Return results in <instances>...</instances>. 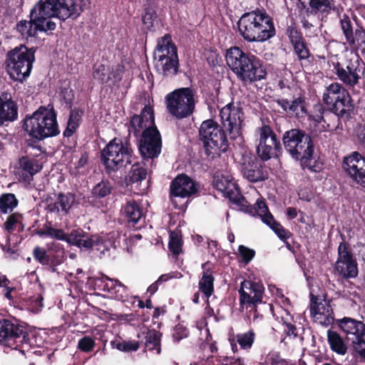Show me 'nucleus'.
Listing matches in <instances>:
<instances>
[{
    "instance_id": "cd10ccee",
    "label": "nucleus",
    "mask_w": 365,
    "mask_h": 365,
    "mask_svg": "<svg viewBox=\"0 0 365 365\" xmlns=\"http://www.w3.org/2000/svg\"><path fill=\"white\" fill-rule=\"evenodd\" d=\"M170 57L178 58L177 48L172 43L171 36L165 34L158 41V45L154 51V61L170 59Z\"/></svg>"
},
{
    "instance_id": "473e14b6",
    "label": "nucleus",
    "mask_w": 365,
    "mask_h": 365,
    "mask_svg": "<svg viewBox=\"0 0 365 365\" xmlns=\"http://www.w3.org/2000/svg\"><path fill=\"white\" fill-rule=\"evenodd\" d=\"M18 115L17 106L13 101H4L0 98V125L4 121H13Z\"/></svg>"
},
{
    "instance_id": "6e6552de",
    "label": "nucleus",
    "mask_w": 365,
    "mask_h": 365,
    "mask_svg": "<svg viewBox=\"0 0 365 365\" xmlns=\"http://www.w3.org/2000/svg\"><path fill=\"white\" fill-rule=\"evenodd\" d=\"M40 237H48L52 239L66 241L68 244L79 248L90 249L102 244V239L97 235L90 236L82 230H73L68 235L62 229H56L51 226V222L45 224L37 231Z\"/></svg>"
},
{
    "instance_id": "a878e982",
    "label": "nucleus",
    "mask_w": 365,
    "mask_h": 365,
    "mask_svg": "<svg viewBox=\"0 0 365 365\" xmlns=\"http://www.w3.org/2000/svg\"><path fill=\"white\" fill-rule=\"evenodd\" d=\"M130 125L135 135L142 129L146 131L150 128H157L154 125V113L149 106H145L140 115H134L130 120Z\"/></svg>"
},
{
    "instance_id": "bb28decb",
    "label": "nucleus",
    "mask_w": 365,
    "mask_h": 365,
    "mask_svg": "<svg viewBox=\"0 0 365 365\" xmlns=\"http://www.w3.org/2000/svg\"><path fill=\"white\" fill-rule=\"evenodd\" d=\"M331 113L329 108L327 110L322 104L318 103L313 107L311 113L308 115V120L313 122L315 126L321 125L320 131L329 130L334 128L329 119L332 115Z\"/></svg>"
},
{
    "instance_id": "58836bf2",
    "label": "nucleus",
    "mask_w": 365,
    "mask_h": 365,
    "mask_svg": "<svg viewBox=\"0 0 365 365\" xmlns=\"http://www.w3.org/2000/svg\"><path fill=\"white\" fill-rule=\"evenodd\" d=\"M18 205V200L12 193H5L0 196V211L2 213H8Z\"/></svg>"
},
{
    "instance_id": "c03bdc74",
    "label": "nucleus",
    "mask_w": 365,
    "mask_h": 365,
    "mask_svg": "<svg viewBox=\"0 0 365 365\" xmlns=\"http://www.w3.org/2000/svg\"><path fill=\"white\" fill-rule=\"evenodd\" d=\"M146 175L147 170L143 164L136 163L132 165L129 175L132 182L142 181L145 179Z\"/></svg>"
},
{
    "instance_id": "4c0bfd02",
    "label": "nucleus",
    "mask_w": 365,
    "mask_h": 365,
    "mask_svg": "<svg viewBox=\"0 0 365 365\" xmlns=\"http://www.w3.org/2000/svg\"><path fill=\"white\" fill-rule=\"evenodd\" d=\"M351 48L357 52H361L365 58V31L361 29H356L354 31V36L348 41Z\"/></svg>"
},
{
    "instance_id": "a19ab883",
    "label": "nucleus",
    "mask_w": 365,
    "mask_h": 365,
    "mask_svg": "<svg viewBox=\"0 0 365 365\" xmlns=\"http://www.w3.org/2000/svg\"><path fill=\"white\" fill-rule=\"evenodd\" d=\"M93 77L101 83L107 84L110 81L111 76L109 74V68L103 64L95 65L93 71Z\"/></svg>"
},
{
    "instance_id": "c9c22d12",
    "label": "nucleus",
    "mask_w": 365,
    "mask_h": 365,
    "mask_svg": "<svg viewBox=\"0 0 365 365\" xmlns=\"http://www.w3.org/2000/svg\"><path fill=\"white\" fill-rule=\"evenodd\" d=\"M351 48L357 52H361L365 58V31L361 29H356L354 31V36L348 41Z\"/></svg>"
},
{
    "instance_id": "6ab92c4d",
    "label": "nucleus",
    "mask_w": 365,
    "mask_h": 365,
    "mask_svg": "<svg viewBox=\"0 0 365 365\" xmlns=\"http://www.w3.org/2000/svg\"><path fill=\"white\" fill-rule=\"evenodd\" d=\"M343 168L358 186L365 190V158L358 152L344 158Z\"/></svg>"
},
{
    "instance_id": "13d9d810",
    "label": "nucleus",
    "mask_w": 365,
    "mask_h": 365,
    "mask_svg": "<svg viewBox=\"0 0 365 365\" xmlns=\"http://www.w3.org/2000/svg\"><path fill=\"white\" fill-rule=\"evenodd\" d=\"M49 250L56 251V255L53 256L51 262L53 264H60L63 262L64 250L58 244L52 243Z\"/></svg>"
},
{
    "instance_id": "5fc2aeb1",
    "label": "nucleus",
    "mask_w": 365,
    "mask_h": 365,
    "mask_svg": "<svg viewBox=\"0 0 365 365\" xmlns=\"http://www.w3.org/2000/svg\"><path fill=\"white\" fill-rule=\"evenodd\" d=\"M157 16L155 11L153 9H147L143 16V23L148 29H150L154 26V22Z\"/></svg>"
},
{
    "instance_id": "09e8293b",
    "label": "nucleus",
    "mask_w": 365,
    "mask_h": 365,
    "mask_svg": "<svg viewBox=\"0 0 365 365\" xmlns=\"http://www.w3.org/2000/svg\"><path fill=\"white\" fill-rule=\"evenodd\" d=\"M341 28L346 37V41H349L354 36L353 32L351 21L348 16L344 14L340 19Z\"/></svg>"
},
{
    "instance_id": "49530a36",
    "label": "nucleus",
    "mask_w": 365,
    "mask_h": 365,
    "mask_svg": "<svg viewBox=\"0 0 365 365\" xmlns=\"http://www.w3.org/2000/svg\"><path fill=\"white\" fill-rule=\"evenodd\" d=\"M255 338L252 330L247 332L238 334L236 336L237 341L242 349H249L252 347Z\"/></svg>"
},
{
    "instance_id": "0e129e2a",
    "label": "nucleus",
    "mask_w": 365,
    "mask_h": 365,
    "mask_svg": "<svg viewBox=\"0 0 365 365\" xmlns=\"http://www.w3.org/2000/svg\"><path fill=\"white\" fill-rule=\"evenodd\" d=\"M284 324L286 327L284 331L286 332L287 337L290 339H295L298 335L295 326L292 325L288 321H284Z\"/></svg>"
},
{
    "instance_id": "69168bd1",
    "label": "nucleus",
    "mask_w": 365,
    "mask_h": 365,
    "mask_svg": "<svg viewBox=\"0 0 365 365\" xmlns=\"http://www.w3.org/2000/svg\"><path fill=\"white\" fill-rule=\"evenodd\" d=\"M277 103L280 106L283 110L289 113L291 110L292 101H289L287 99H279Z\"/></svg>"
},
{
    "instance_id": "f704fd0d",
    "label": "nucleus",
    "mask_w": 365,
    "mask_h": 365,
    "mask_svg": "<svg viewBox=\"0 0 365 365\" xmlns=\"http://www.w3.org/2000/svg\"><path fill=\"white\" fill-rule=\"evenodd\" d=\"M106 279L109 281L110 283H106L108 290L111 294L115 295V298L118 300H123L124 298L127 297V287L122 284L118 279H113L108 277H106Z\"/></svg>"
},
{
    "instance_id": "ddd939ff",
    "label": "nucleus",
    "mask_w": 365,
    "mask_h": 365,
    "mask_svg": "<svg viewBox=\"0 0 365 365\" xmlns=\"http://www.w3.org/2000/svg\"><path fill=\"white\" fill-rule=\"evenodd\" d=\"M338 325L351 341L354 350L365 358V324L349 317L338 320Z\"/></svg>"
},
{
    "instance_id": "b1692460",
    "label": "nucleus",
    "mask_w": 365,
    "mask_h": 365,
    "mask_svg": "<svg viewBox=\"0 0 365 365\" xmlns=\"http://www.w3.org/2000/svg\"><path fill=\"white\" fill-rule=\"evenodd\" d=\"M195 182L185 175L177 176L170 185L172 197H189L197 192Z\"/></svg>"
},
{
    "instance_id": "7ed1b4c3",
    "label": "nucleus",
    "mask_w": 365,
    "mask_h": 365,
    "mask_svg": "<svg viewBox=\"0 0 365 365\" xmlns=\"http://www.w3.org/2000/svg\"><path fill=\"white\" fill-rule=\"evenodd\" d=\"M240 35L247 41H264L275 34L272 18L259 9L245 13L237 22Z\"/></svg>"
},
{
    "instance_id": "c85d7f7f",
    "label": "nucleus",
    "mask_w": 365,
    "mask_h": 365,
    "mask_svg": "<svg viewBox=\"0 0 365 365\" xmlns=\"http://www.w3.org/2000/svg\"><path fill=\"white\" fill-rule=\"evenodd\" d=\"M41 166L36 160L23 157L19 159L16 174L24 181H30L33 176L39 172Z\"/></svg>"
},
{
    "instance_id": "0eeeda50",
    "label": "nucleus",
    "mask_w": 365,
    "mask_h": 365,
    "mask_svg": "<svg viewBox=\"0 0 365 365\" xmlns=\"http://www.w3.org/2000/svg\"><path fill=\"white\" fill-rule=\"evenodd\" d=\"M200 140L204 143L206 155L214 158L225 153L228 148L224 130L213 120L202 122L199 130Z\"/></svg>"
},
{
    "instance_id": "774afa93",
    "label": "nucleus",
    "mask_w": 365,
    "mask_h": 365,
    "mask_svg": "<svg viewBox=\"0 0 365 365\" xmlns=\"http://www.w3.org/2000/svg\"><path fill=\"white\" fill-rule=\"evenodd\" d=\"M10 283L9 280L5 275H2L0 277V287H3L4 289H7L9 287V284Z\"/></svg>"
},
{
    "instance_id": "7c9ffc66",
    "label": "nucleus",
    "mask_w": 365,
    "mask_h": 365,
    "mask_svg": "<svg viewBox=\"0 0 365 365\" xmlns=\"http://www.w3.org/2000/svg\"><path fill=\"white\" fill-rule=\"evenodd\" d=\"M155 66L163 76L172 77L178 72L179 60L178 58L175 57H170V59L156 60Z\"/></svg>"
},
{
    "instance_id": "9b49d317",
    "label": "nucleus",
    "mask_w": 365,
    "mask_h": 365,
    "mask_svg": "<svg viewBox=\"0 0 365 365\" xmlns=\"http://www.w3.org/2000/svg\"><path fill=\"white\" fill-rule=\"evenodd\" d=\"M195 91L190 88H182L167 94L166 107L170 115L182 119L192 115L195 108Z\"/></svg>"
},
{
    "instance_id": "aec40b11",
    "label": "nucleus",
    "mask_w": 365,
    "mask_h": 365,
    "mask_svg": "<svg viewBox=\"0 0 365 365\" xmlns=\"http://www.w3.org/2000/svg\"><path fill=\"white\" fill-rule=\"evenodd\" d=\"M161 136L157 128H150L143 132L139 150L144 159L157 158L161 152Z\"/></svg>"
},
{
    "instance_id": "c756f323",
    "label": "nucleus",
    "mask_w": 365,
    "mask_h": 365,
    "mask_svg": "<svg viewBox=\"0 0 365 365\" xmlns=\"http://www.w3.org/2000/svg\"><path fill=\"white\" fill-rule=\"evenodd\" d=\"M24 334L19 324L8 319L0 321V343L19 338Z\"/></svg>"
},
{
    "instance_id": "680f3d73",
    "label": "nucleus",
    "mask_w": 365,
    "mask_h": 365,
    "mask_svg": "<svg viewBox=\"0 0 365 365\" xmlns=\"http://www.w3.org/2000/svg\"><path fill=\"white\" fill-rule=\"evenodd\" d=\"M287 34L292 46H294L304 41L300 32L295 28L289 27L287 29Z\"/></svg>"
},
{
    "instance_id": "864d4df0",
    "label": "nucleus",
    "mask_w": 365,
    "mask_h": 365,
    "mask_svg": "<svg viewBox=\"0 0 365 365\" xmlns=\"http://www.w3.org/2000/svg\"><path fill=\"white\" fill-rule=\"evenodd\" d=\"M124 68L121 65H117L112 71L109 70V74L111 76L110 81L108 82L109 86H113L118 83L122 80Z\"/></svg>"
},
{
    "instance_id": "ea45409f",
    "label": "nucleus",
    "mask_w": 365,
    "mask_h": 365,
    "mask_svg": "<svg viewBox=\"0 0 365 365\" xmlns=\"http://www.w3.org/2000/svg\"><path fill=\"white\" fill-rule=\"evenodd\" d=\"M214 277L208 273V272H204L202 278L199 282V289L208 298L214 292Z\"/></svg>"
},
{
    "instance_id": "9d476101",
    "label": "nucleus",
    "mask_w": 365,
    "mask_h": 365,
    "mask_svg": "<svg viewBox=\"0 0 365 365\" xmlns=\"http://www.w3.org/2000/svg\"><path fill=\"white\" fill-rule=\"evenodd\" d=\"M323 102L335 115L349 118L354 110L349 92L339 83H332L325 88Z\"/></svg>"
},
{
    "instance_id": "20e7f679",
    "label": "nucleus",
    "mask_w": 365,
    "mask_h": 365,
    "mask_svg": "<svg viewBox=\"0 0 365 365\" xmlns=\"http://www.w3.org/2000/svg\"><path fill=\"white\" fill-rule=\"evenodd\" d=\"M226 62L230 68L244 82L260 81L267 72L255 56L244 53L240 48L231 47L226 53Z\"/></svg>"
},
{
    "instance_id": "4468645a",
    "label": "nucleus",
    "mask_w": 365,
    "mask_h": 365,
    "mask_svg": "<svg viewBox=\"0 0 365 365\" xmlns=\"http://www.w3.org/2000/svg\"><path fill=\"white\" fill-rule=\"evenodd\" d=\"M256 133L258 141L257 155L262 160H268L281 148L280 141L272 129L267 125L257 128Z\"/></svg>"
},
{
    "instance_id": "4be33fe9",
    "label": "nucleus",
    "mask_w": 365,
    "mask_h": 365,
    "mask_svg": "<svg viewBox=\"0 0 365 365\" xmlns=\"http://www.w3.org/2000/svg\"><path fill=\"white\" fill-rule=\"evenodd\" d=\"M310 314L315 322L323 326L327 327L334 322L331 305L313 294H311Z\"/></svg>"
},
{
    "instance_id": "de8ad7c7",
    "label": "nucleus",
    "mask_w": 365,
    "mask_h": 365,
    "mask_svg": "<svg viewBox=\"0 0 365 365\" xmlns=\"http://www.w3.org/2000/svg\"><path fill=\"white\" fill-rule=\"evenodd\" d=\"M81 115L78 111L72 110L67 123V128L64 131V135L69 137L73 135L78 127Z\"/></svg>"
},
{
    "instance_id": "f8f14e48",
    "label": "nucleus",
    "mask_w": 365,
    "mask_h": 365,
    "mask_svg": "<svg viewBox=\"0 0 365 365\" xmlns=\"http://www.w3.org/2000/svg\"><path fill=\"white\" fill-rule=\"evenodd\" d=\"M132 150L120 139L114 138L101 151V161L108 172L117 171L132 163Z\"/></svg>"
},
{
    "instance_id": "79ce46f5",
    "label": "nucleus",
    "mask_w": 365,
    "mask_h": 365,
    "mask_svg": "<svg viewBox=\"0 0 365 365\" xmlns=\"http://www.w3.org/2000/svg\"><path fill=\"white\" fill-rule=\"evenodd\" d=\"M112 190L113 186L110 182L108 180H103L94 186L92 194L95 197L102 198L110 195Z\"/></svg>"
},
{
    "instance_id": "e433bc0d",
    "label": "nucleus",
    "mask_w": 365,
    "mask_h": 365,
    "mask_svg": "<svg viewBox=\"0 0 365 365\" xmlns=\"http://www.w3.org/2000/svg\"><path fill=\"white\" fill-rule=\"evenodd\" d=\"M351 48L357 52H361L365 58V31L361 29H356L354 31V36L348 41Z\"/></svg>"
},
{
    "instance_id": "dca6fc26",
    "label": "nucleus",
    "mask_w": 365,
    "mask_h": 365,
    "mask_svg": "<svg viewBox=\"0 0 365 365\" xmlns=\"http://www.w3.org/2000/svg\"><path fill=\"white\" fill-rule=\"evenodd\" d=\"M336 75L339 81L349 87H354L365 71V63L358 54L354 56L344 67L339 63L334 66Z\"/></svg>"
},
{
    "instance_id": "3c124183",
    "label": "nucleus",
    "mask_w": 365,
    "mask_h": 365,
    "mask_svg": "<svg viewBox=\"0 0 365 365\" xmlns=\"http://www.w3.org/2000/svg\"><path fill=\"white\" fill-rule=\"evenodd\" d=\"M33 256L42 265H48L51 262V257L47 252L39 247H34Z\"/></svg>"
},
{
    "instance_id": "37998d69",
    "label": "nucleus",
    "mask_w": 365,
    "mask_h": 365,
    "mask_svg": "<svg viewBox=\"0 0 365 365\" xmlns=\"http://www.w3.org/2000/svg\"><path fill=\"white\" fill-rule=\"evenodd\" d=\"M289 114L297 118H304L307 115L306 103L302 98H297L292 101Z\"/></svg>"
},
{
    "instance_id": "2eb2a0df",
    "label": "nucleus",
    "mask_w": 365,
    "mask_h": 365,
    "mask_svg": "<svg viewBox=\"0 0 365 365\" xmlns=\"http://www.w3.org/2000/svg\"><path fill=\"white\" fill-rule=\"evenodd\" d=\"M222 123L229 132L230 138L237 139L242 135V124L244 113L241 107L233 102L225 106L220 110Z\"/></svg>"
},
{
    "instance_id": "f257e3e1",
    "label": "nucleus",
    "mask_w": 365,
    "mask_h": 365,
    "mask_svg": "<svg viewBox=\"0 0 365 365\" xmlns=\"http://www.w3.org/2000/svg\"><path fill=\"white\" fill-rule=\"evenodd\" d=\"M88 4L89 0H39L30 11V20H21L16 30L25 39L36 36L38 31H53L56 24L53 18H76Z\"/></svg>"
},
{
    "instance_id": "a18cd8bd",
    "label": "nucleus",
    "mask_w": 365,
    "mask_h": 365,
    "mask_svg": "<svg viewBox=\"0 0 365 365\" xmlns=\"http://www.w3.org/2000/svg\"><path fill=\"white\" fill-rule=\"evenodd\" d=\"M145 345L146 347H148L150 350L158 349L160 346V334L155 330H148L146 332V335L145 337Z\"/></svg>"
},
{
    "instance_id": "f3484780",
    "label": "nucleus",
    "mask_w": 365,
    "mask_h": 365,
    "mask_svg": "<svg viewBox=\"0 0 365 365\" xmlns=\"http://www.w3.org/2000/svg\"><path fill=\"white\" fill-rule=\"evenodd\" d=\"M305 6L308 4L314 11H309L307 9L301 19L302 26L307 37L317 35L318 26L316 13L317 11H325L330 8L331 0H299Z\"/></svg>"
},
{
    "instance_id": "2f4dec72",
    "label": "nucleus",
    "mask_w": 365,
    "mask_h": 365,
    "mask_svg": "<svg viewBox=\"0 0 365 365\" xmlns=\"http://www.w3.org/2000/svg\"><path fill=\"white\" fill-rule=\"evenodd\" d=\"M121 212L129 222L134 224L138 223L144 215L143 209L133 200H127Z\"/></svg>"
},
{
    "instance_id": "8fccbe9b",
    "label": "nucleus",
    "mask_w": 365,
    "mask_h": 365,
    "mask_svg": "<svg viewBox=\"0 0 365 365\" xmlns=\"http://www.w3.org/2000/svg\"><path fill=\"white\" fill-rule=\"evenodd\" d=\"M182 240L180 236L175 232L170 234L169 249L174 255H178L181 251Z\"/></svg>"
},
{
    "instance_id": "6e6d98bb",
    "label": "nucleus",
    "mask_w": 365,
    "mask_h": 365,
    "mask_svg": "<svg viewBox=\"0 0 365 365\" xmlns=\"http://www.w3.org/2000/svg\"><path fill=\"white\" fill-rule=\"evenodd\" d=\"M95 346L94 340L90 336H84L78 341V348L84 352L91 351Z\"/></svg>"
},
{
    "instance_id": "bf43d9fd",
    "label": "nucleus",
    "mask_w": 365,
    "mask_h": 365,
    "mask_svg": "<svg viewBox=\"0 0 365 365\" xmlns=\"http://www.w3.org/2000/svg\"><path fill=\"white\" fill-rule=\"evenodd\" d=\"M140 347L138 341H123L116 345V348L122 351H135Z\"/></svg>"
},
{
    "instance_id": "338daca9",
    "label": "nucleus",
    "mask_w": 365,
    "mask_h": 365,
    "mask_svg": "<svg viewBox=\"0 0 365 365\" xmlns=\"http://www.w3.org/2000/svg\"><path fill=\"white\" fill-rule=\"evenodd\" d=\"M358 141L365 148V127L360 128L358 132Z\"/></svg>"
},
{
    "instance_id": "052dcab7",
    "label": "nucleus",
    "mask_w": 365,
    "mask_h": 365,
    "mask_svg": "<svg viewBox=\"0 0 365 365\" xmlns=\"http://www.w3.org/2000/svg\"><path fill=\"white\" fill-rule=\"evenodd\" d=\"M238 251L242 256V261L246 264L250 262L255 257V252L244 245H240Z\"/></svg>"
},
{
    "instance_id": "72a5a7b5",
    "label": "nucleus",
    "mask_w": 365,
    "mask_h": 365,
    "mask_svg": "<svg viewBox=\"0 0 365 365\" xmlns=\"http://www.w3.org/2000/svg\"><path fill=\"white\" fill-rule=\"evenodd\" d=\"M327 338L328 342L333 351L341 355L346 354V346L342 338L337 332L331 330H328Z\"/></svg>"
},
{
    "instance_id": "e2e57ef3",
    "label": "nucleus",
    "mask_w": 365,
    "mask_h": 365,
    "mask_svg": "<svg viewBox=\"0 0 365 365\" xmlns=\"http://www.w3.org/2000/svg\"><path fill=\"white\" fill-rule=\"evenodd\" d=\"M267 365H289L277 353H270L266 358Z\"/></svg>"
},
{
    "instance_id": "603ef678",
    "label": "nucleus",
    "mask_w": 365,
    "mask_h": 365,
    "mask_svg": "<svg viewBox=\"0 0 365 365\" xmlns=\"http://www.w3.org/2000/svg\"><path fill=\"white\" fill-rule=\"evenodd\" d=\"M21 215L17 212L9 215L4 222V228L7 232L11 233L15 230L16 225L21 222Z\"/></svg>"
},
{
    "instance_id": "5701e85b",
    "label": "nucleus",
    "mask_w": 365,
    "mask_h": 365,
    "mask_svg": "<svg viewBox=\"0 0 365 365\" xmlns=\"http://www.w3.org/2000/svg\"><path fill=\"white\" fill-rule=\"evenodd\" d=\"M75 202V196L72 193H60L55 198L46 200V210L48 214L55 215L60 219L62 216L68 215L70 209Z\"/></svg>"
},
{
    "instance_id": "39448f33",
    "label": "nucleus",
    "mask_w": 365,
    "mask_h": 365,
    "mask_svg": "<svg viewBox=\"0 0 365 365\" xmlns=\"http://www.w3.org/2000/svg\"><path fill=\"white\" fill-rule=\"evenodd\" d=\"M282 140L285 150L293 158L301 160L302 165L312 171L320 170L317 165H312L315 163L312 159L314 145L311 137L304 130L291 129L284 133Z\"/></svg>"
},
{
    "instance_id": "a211bd4d",
    "label": "nucleus",
    "mask_w": 365,
    "mask_h": 365,
    "mask_svg": "<svg viewBox=\"0 0 365 365\" xmlns=\"http://www.w3.org/2000/svg\"><path fill=\"white\" fill-rule=\"evenodd\" d=\"M335 269L344 278H354L358 275L356 260L345 242L339 245Z\"/></svg>"
},
{
    "instance_id": "4d7b16f0",
    "label": "nucleus",
    "mask_w": 365,
    "mask_h": 365,
    "mask_svg": "<svg viewBox=\"0 0 365 365\" xmlns=\"http://www.w3.org/2000/svg\"><path fill=\"white\" fill-rule=\"evenodd\" d=\"M294 53L299 60H307L309 58L310 53L304 41L293 46Z\"/></svg>"
},
{
    "instance_id": "393cba45",
    "label": "nucleus",
    "mask_w": 365,
    "mask_h": 365,
    "mask_svg": "<svg viewBox=\"0 0 365 365\" xmlns=\"http://www.w3.org/2000/svg\"><path fill=\"white\" fill-rule=\"evenodd\" d=\"M241 172L250 182H257L265 180L267 173L263 171L262 164L255 158H248L244 160L241 165Z\"/></svg>"
},
{
    "instance_id": "423d86ee",
    "label": "nucleus",
    "mask_w": 365,
    "mask_h": 365,
    "mask_svg": "<svg viewBox=\"0 0 365 365\" xmlns=\"http://www.w3.org/2000/svg\"><path fill=\"white\" fill-rule=\"evenodd\" d=\"M25 130L29 135L43 140L57 135L60 133L53 106L48 104L41 106L24 123Z\"/></svg>"
},
{
    "instance_id": "412c9836",
    "label": "nucleus",
    "mask_w": 365,
    "mask_h": 365,
    "mask_svg": "<svg viewBox=\"0 0 365 365\" xmlns=\"http://www.w3.org/2000/svg\"><path fill=\"white\" fill-rule=\"evenodd\" d=\"M240 307L244 304L256 305L261 303L264 293V287L259 282L244 280L239 289Z\"/></svg>"
},
{
    "instance_id": "f03ea898",
    "label": "nucleus",
    "mask_w": 365,
    "mask_h": 365,
    "mask_svg": "<svg viewBox=\"0 0 365 365\" xmlns=\"http://www.w3.org/2000/svg\"><path fill=\"white\" fill-rule=\"evenodd\" d=\"M213 185L231 201L241 205L242 210L253 216L257 215L260 217L262 222L269 226L280 239L284 240L289 237V232L279 222L274 220L263 200H257L254 205V207L245 204L247 203V202L240 195L238 187L234 181L232 176L227 173H216L213 179Z\"/></svg>"
},
{
    "instance_id": "1a4fd4ad",
    "label": "nucleus",
    "mask_w": 365,
    "mask_h": 365,
    "mask_svg": "<svg viewBox=\"0 0 365 365\" xmlns=\"http://www.w3.org/2000/svg\"><path fill=\"white\" fill-rule=\"evenodd\" d=\"M34 53L33 48L21 45L7 53L6 68L11 78L22 81L29 76L35 59Z\"/></svg>"
}]
</instances>
